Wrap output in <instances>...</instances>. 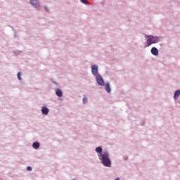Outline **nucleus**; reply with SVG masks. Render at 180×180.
I'll list each match as a JSON object with an SVG mask.
<instances>
[{
  "instance_id": "obj_1",
  "label": "nucleus",
  "mask_w": 180,
  "mask_h": 180,
  "mask_svg": "<svg viewBox=\"0 0 180 180\" xmlns=\"http://www.w3.org/2000/svg\"><path fill=\"white\" fill-rule=\"evenodd\" d=\"M96 152L99 153L98 157L100 160H101L102 164H103L105 167H110L111 162L110 160L109 159V153H108V151L102 152L101 147H97L96 148Z\"/></svg>"
},
{
  "instance_id": "obj_2",
  "label": "nucleus",
  "mask_w": 180,
  "mask_h": 180,
  "mask_svg": "<svg viewBox=\"0 0 180 180\" xmlns=\"http://www.w3.org/2000/svg\"><path fill=\"white\" fill-rule=\"evenodd\" d=\"M148 37L146 40L147 46L146 47H150L151 44H155V43H158V37H153L151 35L146 36Z\"/></svg>"
},
{
  "instance_id": "obj_3",
  "label": "nucleus",
  "mask_w": 180,
  "mask_h": 180,
  "mask_svg": "<svg viewBox=\"0 0 180 180\" xmlns=\"http://www.w3.org/2000/svg\"><path fill=\"white\" fill-rule=\"evenodd\" d=\"M96 79L98 85H101V86H103V85H105V82H103V79L102 78V76H101V75H96Z\"/></svg>"
},
{
  "instance_id": "obj_4",
  "label": "nucleus",
  "mask_w": 180,
  "mask_h": 180,
  "mask_svg": "<svg viewBox=\"0 0 180 180\" xmlns=\"http://www.w3.org/2000/svg\"><path fill=\"white\" fill-rule=\"evenodd\" d=\"M91 72L93 75H98V65H94L91 66Z\"/></svg>"
},
{
  "instance_id": "obj_5",
  "label": "nucleus",
  "mask_w": 180,
  "mask_h": 180,
  "mask_svg": "<svg viewBox=\"0 0 180 180\" xmlns=\"http://www.w3.org/2000/svg\"><path fill=\"white\" fill-rule=\"evenodd\" d=\"M150 52L153 56H157L158 54V49L155 47H153Z\"/></svg>"
},
{
  "instance_id": "obj_6",
  "label": "nucleus",
  "mask_w": 180,
  "mask_h": 180,
  "mask_svg": "<svg viewBox=\"0 0 180 180\" xmlns=\"http://www.w3.org/2000/svg\"><path fill=\"white\" fill-rule=\"evenodd\" d=\"M30 2L33 6H35V8H39V1H37V0H31Z\"/></svg>"
},
{
  "instance_id": "obj_7",
  "label": "nucleus",
  "mask_w": 180,
  "mask_h": 180,
  "mask_svg": "<svg viewBox=\"0 0 180 180\" xmlns=\"http://www.w3.org/2000/svg\"><path fill=\"white\" fill-rule=\"evenodd\" d=\"M56 94L57 96H59V98H61V96H63V91L60 89H56Z\"/></svg>"
},
{
  "instance_id": "obj_8",
  "label": "nucleus",
  "mask_w": 180,
  "mask_h": 180,
  "mask_svg": "<svg viewBox=\"0 0 180 180\" xmlns=\"http://www.w3.org/2000/svg\"><path fill=\"white\" fill-rule=\"evenodd\" d=\"M32 147L33 148H35V150H37V148L40 147V143H39L38 142H34L32 143Z\"/></svg>"
},
{
  "instance_id": "obj_9",
  "label": "nucleus",
  "mask_w": 180,
  "mask_h": 180,
  "mask_svg": "<svg viewBox=\"0 0 180 180\" xmlns=\"http://www.w3.org/2000/svg\"><path fill=\"white\" fill-rule=\"evenodd\" d=\"M41 112L43 113V115H48L49 113V108L44 107L41 109Z\"/></svg>"
},
{
  "instance_id": "obj_10",
  "label": "nucleus",
  "mask_w": 180,
  "mask_h": 180,
  "mask_svg": "<svg viewBox=\"0 0 180 180\" xmlns=\"http://www.w3.org/2000/svg\"><path fill=\"white\" fill-rule=\"evenodd\" d=\"M105 90L108 94L110 92V84L109 83L105 84Z\"/></svg>"
},
{
  "instance_id": "obj_11",
  "label": "nucleus",
  "mask_w": 180,
  "mask_h": 180,
  "mask_svg": "<svg viewBox=\"0 0 180 180\" xmlns=\"http://www.w3.org/2000/svg\"><path fill=\"white\" fill-rule=\"evenodd\" d=\"M179 95H180V90L176 91L174 96V99H176V98H178Z\"/></svg>"
},
{
  "instance_id": "obj_12",
  "label": "nucleus",
  "mask_w": 180,
  "mask_h": 180,
  "mask_svg": "<svg viewBox=\"0 0 180 180\" xmlns=\"http://www.w3.org/2000/svg\"><path fill=\"white\" fill-rule=\"evenodd\" d=\"M86 102H88V98H86V97H84L83 98V103H86Z\"/></svg>"
},
{
  "instance_id": "obj_13",
  "label": "nucleus",
  "mask_w": 180,
  "mask_h": 180,
  "mask_svg": "<svg viewBox=\"0 0 180 180\" xmlns=\"http://www.w3.org/2000/svg\"><path fill=\"white\" fill-rule=\"evenodd\" d=\"M81 2H82V4H85L86 5H88V1L86 0H81Z\"/></svg>"
},
{
  "instance_id": "obj_14",
  "label": "nucleus",
  "mask_w": 180,
  "mask_h": 180,
  "mask_svg": "<svg viewBox=\"0 0 180 180\" xmlns=\"http://www.w3.org/2000/svg\"><path fill=\"white\" fill-rule=\"evenodd\" d=\"M18 79H22V77H20V72H18Z\"/></svg>"
},
{
  "instance_id": "obj_15",
  "label": "nucleus",
  "mask_w": 180,
  "mask_h": 180,
  "mask_svg": "<svg viewBox=\"0 0 180 180\" xmlns=\"http://www.w3.org/2000/svg\"><path fill=\"white\" fill-rule=\"evenodd\" d=\"M27 171H32V167H27Z\"/></svg>"
},
{
  "instance_id": "obj_16",
  "label": "nucleus",
  "mask_w": 180,
  "mask_h": 180,
  "mask_svg": "<svg viewBox=\"0 0 180 180\" xmlns=\"http://www.w3.org/2000/svg\"><path fill=\"white\" fill-rule=\"evenodd\" d=\"M115 180H119V178H117Z\"/></svg>"
}]
</instances>
